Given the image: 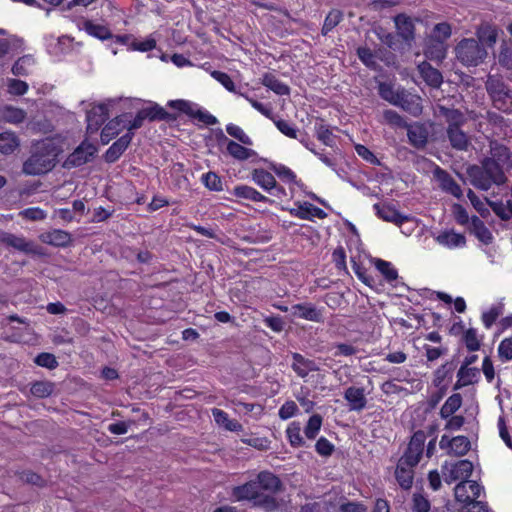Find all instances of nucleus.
Segmentation results:
<instances>
[{
	"mask_svg": "<svg viewBox=\"0 0 512 512\" xmlns=\"http://www.w3.org/2000/svg\"><path fill=\"white\" fill-rule=\"evenodd\" d=\"M60 152L61 149L52 139L34 143L29 157L23 163L22 172L31 176L48 173L55 167Z\"/></svg>",
	"mask_w": 512,
	"mask_h": 512,
	"instance_id": "obj_1",
	"label": "nucleus"
},
{
	"mask_svg": "<svg viewBox=\"0 0 512 512\" xmlns=\"http://www.w3.org/2000/svg\"><path fill=\"white\" fill-rule=\"evenodd\" d=\"M231 496L239 502L249 501L254 507L261 508L265 512H274L279 507L277 499L270 494L261 492L254 480L234 486L231 490Z\"/></svg>",
	"mask_w": 512,
	"mask_h": 512,
	"instance_id": "obj_2",
	"label": "nucleus"
},
{
	"mask_svg": "<svg viewBox=\"0 0 512 512\" xmlns=\"http://www.w3.org/2000/svg\"><path fill=\"white\" fill-rule=\"evenodd\" d=\"M483 487L476 481L459 482L454 494L458 502L465 504V512H490L487 503L478 501Z\"/></svg>",
	"mask_w": 512,
	"mask_h": 512,
	"instance_id": "obj_3",
	"label": "nucleus"
},
{
	"mask_svg": "<svg viewBox=\"0 0 512 512\" xmlns=\"http://www.w3.org/2000/svg\"><path fill=\"white\" fill-rule=\"evenodd\" d=\"M456 57L465 66H478L487 57V50L476 39L464 38L455 47Z\"/></svg>",
	"mask_w": 512,
	"mask_h": 512,
	"instance_id": "obj_4",
	"label": "nucleus"
},
{
	"mask_svg": "<svg viewBox=\"0 0 512 512\" xmlns=\"http://www.w3.org/2000/svg\"><path fill=\"white\" fill-rule=\"evenodd\" d=\"M486 89L495 108L503 112L510 111L512 106L511 97L506 85L501 79L495 76H489L486 81Z\"/></svg>",
	"mask_w": 512,
	"mask_h": 512,
	"instance_id": "obj_5",
	"label": "nucleus"
},
{
	"mask_svg": "<svg viewBox=\"0 0 512 512\" xmlns=\"http://www.w3.org/2000/svg\"><path fill=\"white\" fill-rule=\"evenodd\" d=\"M167 118L168 113L163 107L156 103H150L149 106L140 109L132 120L127 119L125 125L127 132H134L143 126L145 120L155 121Z\"/></svg>",
	"mask_w": 512,
	"mask_h": 512,
	"instance_id": "obj_6",
	"label": "nucleus"
},
{
	"mask_svg": "<svg viewBox=\"0 0 512 512\" xmlns=\"http://www.w3.org/2000/svg\"><path fill=\"white\" fill-rule=\"evenodd\" d=\"M426 437V433L423 430L415 431L410 438L406 450L398 461L408 466L416 467L423 455Z\"/></svg>",
	"mask_w": 512,
	"mask_h": 512,
	"instance_id": "obj_7",
	"label": "nucleus"
},
{
	"mask_svg": "<svg viewBox=\"0 0 512 512\" xmlns=\"http://www.w3.org/2000/svg\"><path fill=\"white\" fill-rule=\"evenodd\" d=\"M473 464L467 459L459 460L451 465L445 463L442 466L444 480L448 484H452L458 480L460 482H468V478L472 475Z\"/></svg>",
	"mask_w": 512,
	"mask_h": 512,
	"instance_id": "obj_8",
	"label": "nucleus"
},
{
	"mask_svg": "<svg viewBox=\"0 0 512 512\" xmlns=\"http://www.w3.org/2000/svg\"><path fill=\"white\" fill-rule=\"evenodd\" d=\"M439 447L441 450L446 451L448 455L462 457L470 451L471 442L469 438L464 435L450 438L448 435L444 434L439 441Z\"/></svg>",
	"mask_w": 512,
	"mask_h": 512,
	"instance_id": "obj_9",
	"label": "nucleus"
},
{
	"mask_svg": "<svg viewBox=\"0 0 512 512\" xmlns=\"http://www.w3.org/2000/svg\"><path fill=\"white\" fill-rule=\"evenodd\" d=\"M97 152V148L87 141H83L64 161L65 168L79 167L91 161Z\"/></svg>",
	"mask_w": 512,
	"mask_h": 512,
	"instance_id": "obj_10",
	"label": "nucleus"
},
{
	"mask_svg": "<svg viewBox=\"0 0 512 512\" xmlns=\"http://www.w3.org/2000/svg\"><path fill=\"white\" fill-rule=\"evenodd\" d=\"M373 208L379 218L384 221L394 223L399 228L406 224L415 225V218L407 215H402L396 208L390 205H381L376 203Z\"/></svg>",
	"mask_w": 512,
	"mask_h": 512,
	"instance_id": "obj_11",
	"label": "nucleus"
},
{
	"mask_svg": "<svg viewBox=\"0 0 512 512\" xmlns=\"http://www.w3.org/2000/svg\"><path fill=\"white\" fill-rule=\"evenodd\" d=\"M0 241L7 247H11L18 252L43 256V253L40 252L38 245H36L33 241L26 240L24 237L10 233H4L0 237Z\"/></svg>",
	"mask_w": 512,
	"mask_h": 512,
	"instance_id": "obj_12",
	"label": "nucleus"
},
{
	"mask_svg": "<svg viewBox=\"0 0 512 512\" xmlns=\"http://www.w3.org/2000/svg\"><path fill=\"white\" fill-rule=\"evenodd\" d=\"M324 308H317L313 303L304 302L291 306V314L295 318L307 321L322 323L324 322Z\"/></svg>",
	"mask_w": 512,
	"mask_h": 512,
	"instance_id": "obj_13",
	"label": "nucleus"
},
{
	"mask_svg": "<svg viewBox=\"0 0 512 512\" xmlns=\"http://www.w3.org/2000/svg\"><path fill=\"white\" fill-rule=\"evenodd\" d=\"M108 116V104L100 103L94 105L86 113L87 133L93 134L97 132Z\"/></svg>",
	"mask_w": 512,
	"mask_h": 512,
	"instance_id": "obj_14",
	"label": "nucleus"
},
{
	"mask_svg": "<svg viewBox=\"0 0 512 512\" xmlns=\"http://www.w3.org/2000/svg\"><path fill=\"white\" fill-rule=\"evenodd\" d=\"M217 139L219 142H226L227 153L238 161H245L256 156V152L254 150L245 147V145L240 142L237 143L233 140H229L222 130L219 131Z\"/></svg>",
	"mask_w": 512,
	"mask_h": 512,
	"instance_id": "obj_15",
	"label": "nucleus"
},
{
	"mask_svg": "<svg viewBox=\"0 0 512 512\" xmlns=\"http://www.w3.org/2000/svg\"><path fill=\"white\" fill-rule=\"evenodd\" d=\"M434 176L439 182V186L445 193L451 194L457 199H461L463 196L460 185L453 179V177L444 169L436 166L434 170Z\"/></svg>",
	"mask_w": 512,
	"mask_h": 512,
	"instance_id": "obj_16",
	"label": "nucleus"
},
{
	"mask_svg": "<svg viewBox=\"0 0 512 512\" xmlns=\"http://www.w3.org/2000/svg\"><path fill=\"white\" fill-rule=\"evenodd\" d=\"M395 106L402 108L415 117L421 115L423 110L421 97L408 92L404 88H401L400 97Z\"/></svg>",
	"mask_w": 512,
	"mask_h": 512,
	"instance_id": "obj_17",
	"label": "nucleus"
},
{
	"mask_svg": "<svg viewBox=\"0 0 512 512\" xmlns=\"http://www.w3.org/2000/svg\"><path fill=\"white\" fill-rule=\"evenodd\" d=\"M80 30L85 31L89 36L99 39L101 41L109 40L113 34L107 25L96 23L90 19H81L77 24Z\"/></svg>",
	"mask_w": 512,
	"mask_h": 512,
	"instance_id": "obj_18",
	"label": "nucleus"
},
{
	"mask_svg": "<svg viewBox=\"0 0 512 512\" xmlns=\"http://www.w3.org/2000/svg\"><path fill=\"white\" fill-rule=\"evenodd\" d=\"M292 370L300 378H306L311 372L320 371L319 365L312 359L306 358L301 353H292Z\"/></svg>",
	"mask_w": 512,
	"mask_h": 512,
	"instance_id": "obj_19",
	"label": "nucleus"
},
{
	"mask_svg": "<svg viewBox=\"0 0 512 512\" xmlns=\"http://www.w3.org/2000/svg\"><path fill=\"white\" fill-rule=\"evenodd\" d=\"M294 208L289 209L292 216L298 217L304 220H313L314 218L324 219L327 214L324 210L310 202H297Z\"/></svg>",
	"mask_w": 512,
	"mask_h": 512,
	"instance_id": "obj_20",
	"label": "nucleus"
},
{
	"mask_svg": "<svg viewBox=\"0 0 512 512\" xmlns=\"http://www.w3.org/2000/svg\"><path fill=\"white\" fill-rule=\"evenodd\" d=\"M134 137V132H127L117 139L105 152L104 159L107 163L116 162L126 151Z\"/></svg>",
	"mask_w": 512,
	"mask_h": 512,
	"instance_id": "obj_21",
	"label": "nucleus"
},
{
	"mask_svg": "<svg viewBox=\"0 0 512 512\" xmlns=\"http://www.w3.org/2000/svg\"><path fill=\"white\" fill-rule=\"evenodd\" d=\"M343 396L350 411L360 412L366 408L367 398L363 387L350 386L344 391Z\"/></svg>",
	"mask_w": 512,
	"mask_h": 512,
	"instance_id": "obj_22",
	"label": "nucleus"
},
{
	"mask_svg": "<svg viewBox=\"0 0 512 512\" xmlns=\"http://www.w3.org/2000/svg\"><path fill=\"white\" fill-rule=\"evenodd\" d=\"M128 117L129 114H122L116 116L104 126L100 136L102 144H108L112 139L118 136V134L122 131L123 128H126L125 123Z\"/></svg>",
	"mask_w": 512,
	"mask_h": 512,
	"instance_id": "obj_23",
	"label": "nucleus"
},
{
	"mask_svg": "<svg viewBox=\"0 0 512 512\" xmlns=\"http://www.w3.org/2000/svg\"><path fill=\"white\" fill-rule=\"evenodd\" d=\"M254 481L256 482L259 490L263 493L265 491L276 493L282 488L281 480L270 471L259 472Z\"/></svg>",
	"mask_w": 512,
	"mask_h": 512,
	"instance_id": "obj_24",
	"label": "nucleus"
},
{
	"mask_svg": "<svg viewBox=\"0 0 512 512\" xmlns=\"http://www.w3.org/2000/svg\"><path fill=\"white\" fill-rule=\"evenodd\" d=\"M407 137L409 143L415 148H424L428 142V130L424 124L414 123L408 124Z\"/></svg>",
	"mask_w": 512,
	"mask_h": 512,
	"instance_id": "obj_25",
	"label": "nucleus"
},
{
	"mask_svg": "<svg viewBox=\"0 0 512 512\" xmlns=\"http://www.w3.org/2000/svg\"><path fill=\"white\" fill-rule=\"evenodd\" d=\"M438 111L447 123V128H461L466 123L465 115L458 109L439 106Z\"/></svg>",
	"mask_w": 512,
	"mask_h": 512,
	"instance_id": "obj_26",
	"label": "nucleus"
},
{
	"mask_svg": "<svg viewBox=\"0 0 512 512\" xmlns=\"http://www.w3.org/2000/svg\"><path fill=\"white\" fill-rule=\"evenodd\" d=\"M415 466H408L402 462H397L395 469V479L403 490L411 489L414 481Z\"/></svg>",
	"mask_w": 512,
	"mask_h": 512,
	"instance_id": "obj_27",
	"label": "nucleus"
},
{
	"mask_svg": "<svg viewBox=\"0 0 512 512\" xmlns=\"http://www.w3.org/2000/svg\"><path fill=\"white\" fill-rule=\"evenodd\" d=\"M418 71L427 85L433 88H439L443 82L442 74L428 62H422L418 65Z\"/></svg>",
	"mask_w": 512,
	"mask_h": 512,
	"instance_id": "obj_28",
	"label": "nucleus"
},
{
	"mask_svg": "<svg viewBox=\"0 0 512 512\" xmlns=\"http://www.w3.org/2000/svg\"><path fill=\"white\" fill-rule=\"evenodd\" d=\"M480 377V371L476 367H466L465 365H461L457 372V382L454 386V389H460L462 387L474 384L478 381Z\"/></svg>",
	"mask_w": 512,
	"mask_h": 512,
	"instance_id": "obj_29",
	"label": "nucleus"
},
{
	"mask_svg": "<svg viewBox=\"0 0 512 512\" xmlns=\"http://www.w3.org/2000/svg\"><path fill=\"white\" fill-rule=\"evenodd\" d=\"M398 35L409 42L414 39V24L412 19L404 14H399L394 18Z\"/></svg>",
	"mask_w": 512,
	"mask_h": 512,
	"instance_id": "obj_30",
	"label": "nucleus"
},
{
	"mask_svg": "<svg viewBox=\"0 0 512 512\" xmlns=\"http://www.w3.org/2000/svg\"><path fill=\"white\" fill-rule=\"evenodd\" d=\"M476 35L482 46L493 47L498 38V30L495 26L485 23L477 28Z\"/></svg>",
	"mask_w": 512,
	"mask_h": 512,
	"instance_id": "obj_31",
	"label": "nucleus"
},
{
	"mask_svg": "<svg viewBox=\"0 0 512 512\" xmlns=\"http://www.w3.org/2000/svg\"><path fill=\"white\" fill-rule=\"evenodd\" d=\"M469 230L479 241L484 244L491 243L493 239L492 233L478 216L471 217Z\"/></svg>",
	"mask_w": 512,
	"mask_h": 512,
	"instance_id": "obj_32",
	"label": "nucleus"
},
{
	"mask_svg": "<svg viewBox=\"0 0 512 512\" xmlns=\"http://www.w3.org/2000/svg\"><path fill=\"white\" fill-rule=\"evenodd\" d=\"M481 167L490 176V179L495 181V184L500 185L505 182L504 166L499 164V162L488 157L482 162Z\"/></svg>",
	"mask_w": 512,
	"mask_h": 512,
	"instance_id": "obj_33",
	"label": "nucleus"
},
{
	"mask_svg": "<svg viewBox=\"0 0 512 512\" xmlns=\"http://www.w3.org/2000/svg\"><path fill=\"white\" fill-rule=\"evenodd\" d=\"M232 193L235 197L247 199L253 202H270V199L268 197L264 196L255 188L248 185H237L233 188Z\"/></svg>",
	"mask_w": 512,
	"mask_h": 512,
	"instance_id": "obj_34",
	"label": "nucleus"
},
{
	"mask_svg": "<svg viewBox=\"0 0 512 512\" xmlns=\"http://www.w3.org/2000/svg\"><path fill=\"white\" fill-rule=\"evenodd\" d=\"M447 137L451 146L460 151H466L470 145L467 134L461 128H447Z\"/></svg>",
	"mask_w": 512,
	"mask_h": 512,
	"instance_id": "obj_35",
	"label": "nucleus"
},
{
	"mask_svg": "<svg viewBox=\"0 0 512 512\" xmlns=\"http://www.w3.org/2000/svg\"><path fill=\"white\" fill-rule=\"evenodd\" d=\"M212 415L215 419V422L218 425L223 426L227 431L231 432H241L243 431V425L236 419H230L227 412L214 408L212 410Z\"/></svg>",
	"mask_w": 512,
	"mask_h": 512,
	"instance_id": "obj_36",
	"label": "nucleus"
},
{
	"mask_svg": "<svg viewBox=\"0 0 512 512\" xmlns=\"http://www.w3.org/2000/svg\"><path fill=\"white\" fill-rule=\"evenodd\" d=\"M252 180L263 190L271 192L275 188L276 179L268 171L262 168L254 169L251 173Z\"/></svg>",
	"mask_w": 512,
	"mask_h": 512,
	"instance_id": "obj_37",
	"label": "nucleus"
},
{
	"mask_svg": "<svg viewBox=\"0 0 512 512\" xmlns=\"http://www.w3.org/2000/svg\"><path fill=\"white\" fill-rule=\"evenodd\" d=\"M472 184L481 190L487 191L491 188L495 181L490 179V176L486 174L482 167H472L469 170Z\"/></svg>",
	"mask_w": 512,
	"mask_h": 512,
	"instance_id": "obj_38",
	"label": "nucleus"
},
{
	"mask_svg": "<svg viewBox=\"0 0 512 512\" xmlns=\"http://www.w3.org/2000/svg\"><path fill=\"white\" fill-rule=\"evenodd\" d=\"M40 239L43 243L50 244L53 246H66L70 241V234L63 230H52L40 235Z\"/></svg>",
	"mask_w": 512,
	"mask_h": 512,
	"instance_id": "obj_39",
	"label": "nucleus"
},
{
	"mask_svg": "<svg viewBox=\"0 0 512 512\" xmlns=\"http://www.w3.org/2000/svg\"><path fill=\"white\" fill-rule=\"evenodd\" d=\"M436 240L439 244L449 248L462 247L466 243L465 236L453 230L440 233Z\"/></svg>",
	"mask_w": 512,
	"mask_h": 512,
	"instance_id": "obj_40",
	"label": "nucleus"
},
{
	"mask_svg": "<svg viewBox=\"0 0 512 512\" xmlns=\"http://www.w3.org/2000/svg\"><path fill=\"white\" fill-rule=\"evenodd\" d=\"M262 84L273 91L275 94L284 96L290 94V88L281 82L274 74L265 73L262 77Z\"/></svg>",
	"mask_w": 512,
	"mask_h": 512,
	"instance_id": "obj_41",
	"label": "nucleus"
},
{
	"mask_svg": "<svg viewBox=\"0 0 512 512\" xmlns=\"http://www.w3.org/2000/svg\"><path fill=\"white\" fill-rule=\"evenodd\" d=\"M462 396L459 393H453L450 395L442 407L440 408L439 415L441 418H448L452 415H455V413L460 409L462 406Z\"/></svg>",
	"mask_w": 512,
	"mask_h": 512,
	"instance_id": "obj_42",
	"label": "nucleus"
},
{
	"mask_svg": "<svg viewBox=\"0 0 512 512\" xmlns=\"http://www.w3.org/2000/svg\"><path fill=\"white\" fill-rule=\"evenodd\" d=\"M286 438L290 446L300 448L305 445V441L301 435V424L298 421L291 422L286 428Z\"/></svg>",
	"mask_w": 512,
	"mask_h": 512,
	"instance_id": "obj_43",
	"label": "nucleus"
},
{
	"mask_svg": "<svg viewBox=\"0 0 512 512\" xmlns=\"http://www.w3.org/2000/svg\"><path fill=\"white\" fill-rule=\"evenodd\" d=\"M499 162L504 167L512 166V156L509 149L501 144L494 143L491 145V156L489 157Z\"/></svg>",
	"mask_w": 512,
	"mask_h": 512,
	"instance_id": "obj_44",
	"label": "nucleus"
},
{
	"mask_svg": "<svg viewBox=\"0 0 512 512\" xmlns=\"http://www.w3.org/2000/svg\"><path fill=\"white\" fill-rule=\"evenodd\" d=\"M55 385L51 381H34L31 383L30 392L36 398H47L54 391Z\"/></svg>",
	"mask_w": 512,
	"mask_h": 512,
	"instance_id": "obj_45",
	"label": "nucleus"
},
{
	"mask_svg": "<svg viewBox=\"0 0 512 512\" xmlns=\"http://www.w3.org/2000/svg\"><path fill=\"white\" fill-rule=\"evenodd\" d=\"M400 90L401 88L394 89L392 84L386 82H380L378 85L380 97L394 106L399 100Z\"/></svg>",
	"mask_w": 512,
	"mask_h": 512,
	"instance_id": "obj_46",
	"label": "nucleus"
},
{
	"mask_svg": "<svg viewBox=\"0 0 512 512\" xmlns=\"http://www.w3.org/2000/svg\"><path fill=\"white\" fill-rule=\"evenodd\" d=\"M35 59L31 55L20 57L12 67V73L16 76H26L31 73Z\"/></svg>",
	"mask_w": 512,
	"mask_h": 512,
	"instance_id": "obj_47",
	"label": "nucleus"
},
{
	"mask_svg": "<svg viewBox=\"0 0 512 512\" xmlns=\"http://www.w3.org/2000/svg\"><path fill=\"white\" fill-rule=\"evenodd\" d=\"M1 117L8 123L19 124L25 120L26 113L22 109L13 106H5L1 110Z\"/></svg>",
	"mask_w": 512,
	"mask_h": 512,
	"instance_id": "obj_48",
	"label": "nucleus"
},
{
	"mask_svg": "<svg viewBox=\"0 0 512 512\" xmlns=\"http://www.w3.org/2000/svg\"><path fill=\"white\" fill-rule=\"evenodd\" d=\"M462 342L469 352H476L480 349L482 339L478 337L477 329L469 328L462 336Z\"/></svg>",
	"mask_w": 512,
	"mask_h": 512,
	"instance_id": "obj_49",
	"label": "nucleus"
},
{
	"mask_svg": "<svg viewBox=\"0 0 512 512\" xmlns=\"http://www.w3.org/2000/svg\"><path fill=\"white\" fill-rule=\"evenodd\" d=\"M322 423L323 417L320 414L310 416L304 427L305 436L310 440H314L320 432Z\"/></svg>",
	"mask_w": 512,
	"mask_h": 512,
	"instance_id": "obj_50",
	"label": "nucleus"
},
{
	"mask_svg": "<svg viewBox=\"0 0 512 512\" xmlns=\"http://www.w3.org/2000/svg\"><path fill=\"white\" fill-rule=\"evenodd\" d=\"M19 146L17 136L12 132H3L0 134V152L11 154Z\"/></svg>",
	"mask_w": 512,
	"mask_h": 512,
	"instance_id": "obj_51",
	"label": "nucleus"
},
{
	"mask_svg": "<svg viewBox=\"0 0 512 512\" xmlns=\"http://www.w3.org/2000/svg\"><path fill=\"white\" fill-rule=\"evenodd\" d=\"M375 266L387 282L391 283L397 280L398 272L390 262L381 258H376Z\"/></svg>",
	"mask_w": 512,
	"mask_h": 512,
	"instance_id": "obj_52",
	"label": "nucleus"
},
{
	"mask_svg": "<svg viewBox=\"0 0 512 512\" xmlns=\"http://www.w3.org/2000/svg\"><path fill=\"white\" fill-rule=\"evenodd\" d=\"M226 132L233 138L237 139L241 144L246 146H252V139L244 132V130L233 123L226 125Z\"/></svg>",
	"mask_w": 512,
	"mask_h": 512,
	"instance_id": "obj_53",
	"label": "nucleus"
},
{
	"mask_svg": "<svg viewBox=\"0 0 512 512\" xmlns=\"http://www.w3.org/2000/svg\"><path fill=\"white\" fill-rule=\"evenodd\" d=\"M34 363L40 367L54 370L58 367L59 363L54 354L49 352H41L34 358Z\"/></svg>",
	"mask_w": 512,
	"mask_h": 512,
	"instance_id": "obj_54",
	"label": "nucleus"
},
{
	"mask_svg": "<svg viewBox=\"0 0 512 512\" xmlns=\"http://www.w3.org/2000/svg\"><path fill=\"white\" fill-rule=\"evenodd\" d=\"M343 15L339 10H332L328 13L324 20V24L322 27V34L327 35L331 32L342 20Z\"/></svg>",
	"mask_w": 512,
	"mask_h": 512,
	"instance_id": "obj_55",
	"label": "nucleus"
},
{
	"mask_svg": "<svg viewBox=\"0 0 512 512\" xmlns=\"http://www.w3.org/2000/svg\"><path fill=\"white\" fill-rule=\"evenodd\" d=\"M431 503L429 499L421 493H414L412 496L411 510L412 512H429Z\"/></svg>",
	"mask_w": 512,
	"mask_h": 512,
	"instance_id": "obj_56",
	"label": "nucleus"
},
{
	"mask_svg": "<svg viewBox=\"0 0 512 512\" xmlns=\"http://www.w3.org/2000/svg\"><path fill=\"white\" fill-rule=\"evenodd\" d=\"M201 181L211 191H221L223 189L222 180L215 172L204 173Z\"/></svg>",
	"mask_w": 512,
	"mask_h": 512,
	"instance_id": "obj_57",
	"label": "nucleus"
},
{
	"mask_svg": "<svg viewBox=\"0 0 512 512\" xmlns=\"http://www.w3.org/2000/svg\"><path fill=\"white\" fill-rule=\"evenodd\" d=\"M156 38L153 35H149L143 41L133 40L129 46V50L148 52L152 51L156 47Z\"/></svg>",
	"mask_w": 512,
	"mask_h": 512,
	"instance_id": "obj_58",
	"label": "nucleus"
},
{
	"mask_svg": "<svg viewBox=\"0 0 512 512\" xmlns=\"http://www.w3.org/2000/svg\"><path fill=\"white\" fill-rule=\"evenodd\" d=\"M357 56L366 67L370 69H376V56L370 48L359 47L357 49Z\"/></svg>",
	"mask_w": 512,
	"mask_h": 512,
	"instance_id": "obj_59",
	"label": "nucleus"
},
{
	"mask_svg": "<svg viewBox=\"0 0 512 512\" xmlns=\"http://www.w3.org/2000/svg\"><path fill=\"white\" fill-rule=\"evenodd\" d=\"M383 118L385 122L393 127L405 128L408 127V123L404 118L396 111L387 109L383 112Z\"/></svg>",
	"mask_w": 512,
	"mask_h": 512,
	"instance_id": "obj_60",
	"label": "nucleus"
},
{
	"mask_svg": "<svg viewBox=\"0 0 512 512\" xmlns=\"http://www.w3.org/2000/svg\"><path fill=\"white\" fill-rule=\"evenodd\" d=\"M425 56L430 60L442 61L446 56L444 44L435 42L429 45L425 50Z\"/></svg>",
	"mask_w": 512,
	"mask_h": 512,
	"instance_id": "obj_61",
	"label": "nucleus"
},
{
	"mask_svg": "<svg viewBox=\"0 0 512 512\" xmlns=\"http://www.w3.org/2000/svg\"><path fill=\"white\" fill-rule=\"evenodd\" d=\"M316 136L319 141H321L326 146H333L334 144V135L332 130L323 124H319L315 127Z\"/></svg>",
	"mask_w": 512,
	"mask_h": 512,
	"instance_id": "obj_62",
	"label": "nucleus"
},
{
	"mask_svg": "<svg viewBox=\"0 0 512 512\" xmlns=\"http://www.w3.org/2000/svg\"><path fill=\"white\" fill-rule=\"evenodd\" d=\"M272 121L274 122L277 129L285 136L292 138V139L298 138L297 128L295 126H293L292 124H290L288 121L282 120V119H275V118Z\"/></svg>",
	"mask_w": 512,
	"mask_h": 512,
	"instance_id": "obj_63",
	"label": "nucleus"
},
{
	"mask_svg": "<svg viewBox=\"0 0 512 512\" xmlns=\"http://www.w3.org/2000/svg\"><path fill=\"white\" fill-rule=\"evenodd\" d=\"M498 355L503 362L512 360V337L504 338L498 346Z\"/></svg>",
	"mask_w": 512,
	"mask_h": 512,
	"instance_id": "obj_64",
	"label": "nucleus"
}]
</instances>
